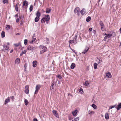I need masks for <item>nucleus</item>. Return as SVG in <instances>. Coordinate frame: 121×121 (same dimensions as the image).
Here are the masks:
<instances>
[{"label": "nucleus", "mask_w": 121, "mask_h": 121, "mask_svg": "<svg viewBox=\"0 0 121 121\" xmlns=\"http://www.w3.org/2000/svg\"><path fill=\"white\" fill-rule=\"evenodd\" d=\"M23 20H22L21 22V23H20V25L21 26H22V25L23 23Z\"/></svg>", "instance_id": "obj_49"}, {"label": "nucleus", "mask_w": 121, "mask_h": 121, "mask_svg": "<svg viewBox=\"0 0 121 121\" xmlns=\"http://www.w3.org/2000/svg\"><path fill=\"white\" fill-rule=\"evenodd\" d=\"M28 5V2L26 0H25L23 2V5L22 7L23 8L27 9Z\"/></svg>", "instance_id": "obj_2"}, {"label": "nucleus", "mask_w": 121, "mask_h": 121, "mask_svg": "<svg viewBox=\"0 0 121 121\" xmlns=\"http://www.w3.org/2000/svg\"><path fill=\"white\" fill-rule=\"evenodd\" d=\"M92 30V28L90 27L89 29V30L90 31H91Z\"/></svg>", "instance_id": "obj_58"}, {"label": "nucleus", "mask_w": 121, "mask_h": 121, "mask_svg": "<svg viewBox=\"0 0 121 121\" xmlns=\"http://www.w3.org/2000/svg\"><path fill=\"white\" fill-rule=\"evenodd\" d=\"M89 83L87 81H86L85 82L84 85L86 86H87L89 84Z\"/></svg>", "instance_id": "obj_30"}, {"label": "nucleus", "mask_w": 121, "mask_h": 121, "mask_svg": "<svg viewBox=\"0 0 121 121\" xmlns=\"http://www.w3.org/2000/svg\"><path fill=\"white\" fill-rule=\"evenodd\" d=\"M39 17H36L35 19V22H37L38 21L39 19Z\"/></svg>", "instance_id": "obj_25"}, {"label": "nucleus", "mask_w": 121, "mask_h": 121, "mask_svg": "<svg viewBox=\"0 0 121 121\" xmlns=\"http://www.w3.org/2000/svg\"><path fill=\"white\" fill-rule=\"evenodd\" d=\"M46 42L47 44H48L49 43V39L48 38H47L46 39Z\"/></svg>", "instance_id": "obj_44"}, {"label": "nucleus", "mask_w": 121, "mask_h": 121, "mask_svg": "<svg viewBox=\"0 0 121 121\" xmlns=\"http://www.w3.org/2000/svg\"><path fill=\"white\" fill-rule=\"evenodd\" d=\"M38 91V90H35V93H34L35 94H36L37 93Z\"/></svg>", "instance_id": "obj_52"}, {"label": "nucleus", "mask_w": 121, "mask_h": 121, "mask_svg": "<svg viewBox=\"0 0 121 121\" xmlns=\"http://www.w3.org/2000/svg\"><path fill=\"white\" fill-rule=\"evenodd\" d=\"M73 40H74V41H77V39L75 38H73Z\"/></svg>", "instance_id": "obj_61"}, {"label": "nucleus", "mask_w": 121, "mask_h": 121, "mask_svg": "<svg viewBox=\"0 0 121 121\" xmlns=\"http://www.w3.org/2000/svg\"><path fill=\"white\" fill-rule=\"evenodd\" d=\"M117 106H121V102L120 103H119Z\"/></svg>", "instance_id": "obj_56"}, {"label": "nucleus", "mask_w": 121, "mask_h": 121, "mask_svg": "<svg viewBox=\"0 0 121 121\" xmlns=\"http://www.w3.org/2000/svg\"><path fill=\"white\" fill-rule=\"evenodd\" d=\"M33 121H38L37 119L35 118L34 119Z\"/></svg>", "instance_id": "obj_64"}, {"label": "nucleus", "mask_w": 121, "mask_h": 121, "mask_svg": "<svg viewBox=\"0 0 121 121\" xmlns=\"http://www.w3.org/2000/svg\"><path fill=\"white\" fill-rule=\"evenodd\" d=\"M11 98L13 100L14 98V96H13L11 97Z\"/></svg>", "instance_id": "obj_60"}, {"label": "nucleus", "mask_w": 121, "mask_h": 121, "mask_svg": "<svg viewBox=\"0 0 121 121\" xmlns=\"http://www.w3.org/2000/svg\"><path fill=\"white\" fill-rule=\"evenodd\" d=\"M98 64L96 63H95L94 64V67L95 69H96L97 68V66Z\"/></svg>", "instance_id": "obj_28"}, {"label": "nucleus", "mask_w": 121, "mask_h": 121, "mask_svg": "<svg viewBox=\"0 0 121 121\" xmlns=\"http://www.w3.org/2000/svg\"><path fill=\"white\" fill-rule=\"evenodd\" d=\"M14 45L15 47H18L19 46H21V42H19L18 43H14Z\"/></svg>", "instance_id": "obj_18"}, {"label": "nucleus", "mask_w": 121, "mask_h": 121, "mask_svg": "<svg viewBox=\"0 0 121 121\" xmlns=\"http://www.w3.org/2000/svg\"><path fill=\"white\" fill-rule=\"evenodd\" d=\"M3 3L4 4H7L8 3V0H3Z\"/></svg>", "instance_id": "obj_34"}, {"label": "nucleus", "mask_w": 121, "mask_h": 121, "mask_svg": "<svg viewBox=\"0 0 121 121\" xmlns=\"http://www.w3.org/2000/svg\"><path fill=\"white\" fill-rule=\"evenodd\" d=\"M27 64L26 63L24 65V71H26L27 68Z\"/></svg>", "instance_id": "obj_33"}, {"label": "nucleus", "mask_w": 121, "mask_h": 121, "mask_svg": "<svg viewBox=\"0 0 121 121\" xmlns=\"http://www.w3.org/2000/svg\"><path fill=\"white\" fill-rule=\"evenodd\" d=\"M88 113L89 115L91 116L95 113V112L93 111H90L89 110L88 111Z\"/></svg>", "instance_id": "obj_16"}, {"label": "nucleus", "mask_w": 121, "mask_h": 121, "mask_svg": "<svg viewBox=\"0 0 121 121\" xmlns=\"http://www.w3.org/2000/svg\"><path fill=\"white\" fill-rule=\"evenodd\" d=\"M33 66L34 67H36L37 65V62L36 60L32 62Z\"/></svg>", "instance_id": "obj_8"}, {"label": "nucleus", "mask_w": 121, "mask_h": 121, "mask_svg": "<svg viewBox=\"0 0 121 121\" xmlns=\"http://www.w3.org/2000/svg\"><path fill=\"white\" fill-rule=\"evenodd\" d=\"M115 107H116V106H110L109 109H112Z\"/></svg>", "instance_id": "obj_54"}, {"label": "nucleus", "mask_w": 121, "mask_h": 121, "mask_svg": "<svg viewBox=\"0 0 121 121\" xmlns=\"http://www.w3.org/2000/svg\"><path fill=\"white\" fill-rule=\"evenodd\" d=\"M80 10H79L78 11V12L77 13L78 15H79L80 14Z\"/></svg>", "instance_id": "obj_59"}, {"label": "nucleus", "mask_w": 121, "mask_h": 121, "mask_svg": "<svg viewBox=\"0 0 121 121\" xmlns=\"http://www.w3.org/2000/svg\"><path fill=\"white\" fill-rule=\"evenodd\" d=\"M70 49L73 52H74L75 54H77V52L75 51V50H74L73 49L71 48H70Z\"/></svg>", "instance_id": "obj_45"}, {"label": "nucleus", "mask_w": 121, "mask_h": 121, "mask_svg": "<svg viewBox=\"0 0 121 121\" xmlns=\"http://www.w3.org/2000/svg\"><path fill=\"white\" fill-rule=\"evenodd\" d=\"M105 117L106 119H108L109 118V115L107 113H106L105 114Z\"/></svg>", "instance_id": "obj_22"}, {"label": "nucleus", "mask_w": 121, "mask_h": 121, "mask_svg": "<svg viewBox=\"0 0 121 121\" xmlns=\"http://www.w3.org/2000/svg\"><path fill=\"white\" fill-rule=\"evenodd\" d=\"M79 92L81 94H82L83 93V90L82 89V88H80L79 89Z\"/></svg>", "instance_id": "obj_32"}, {"label": "nucleus", "mask_w": 121, "mask_h": 121, "mask_svg": "<svg viewBox=\"0 0 121 121\" xmlns=\"http://www.w3.org/2000/svg\"><path fill=\"white\" fill-rule=\"evenodd\" d=\"M10 100V98L8 97L7 99H6L5 100L4 104H7L8 102H9Z\"/></svg>", "instance_id": "obj_15"}, {"label": "nucleus", "mask_w": 121, "mask_h": 121, "mask_svg": "<svg viewBox=\"0 0 121 121\" xmlns=\"http://www.w3.org/2000/svg\"><path fill=\"white\" fill-rule=\"evenodd\" d=\"M79 10V8L78 7L76 8L74 10V13H76Z\"/></svg>", "instance_id": "obj_17"}, {"label": "nucleus", "mask_w": 121, "mask_h": 121, "mask_svg": "<svg viewBox=\"0 0 121 121\" xmlns=\"http://www.w3.org/2000/svg\"><path fill=\"white\" fill-rule=\"evenodd\" d=\"M6 28H7L8 29H10V26L9 25H7L6 26Z\"/></svg>", "instance_id": "obj_48"}, {"label": "nucleus", "mask_w": 121, "mask_h": 121, "mask_svg": "<svg viewBox=\"0 0 121 121\" xmlns=\"http://www.w3.org/2000/svg\"><path fill=\"white\" fill-rule=\"evenodd\" d=\"M54 82H53V83L51 84L50 87V89L51 90H52V89L53 90L54 89V88L53 87V86H54Z\"/></svg>", "instance_id": "obj_24"}, {"label": "nucleus", "mask_w": 121, "mask_h": 121, "mask_svg": "<svg viewBox=\"0 0 121 121\" xmlns=\"http://www.w3.org/2000/svg\"><path fill=\"white\" fill-rule=\"evenodd\" d=\"M26 52V51L25 50H24V51L22 52L20 54V56H21L23 54H25Z\"/></svg>", "instance_id": "obj_26"}, {"label": "nucleus", "mask_w": 121, "mask_h": 121, "mask_svg": "<svg viewBox=\"0 0 121 121\" xmlns=\"http://www.w3.org/2000/svg\"><path fill=\"white\" fill-rule=\"evenodd\" d=\"M96 31L95 30H94L93 31V33L94 34H95L96 33Z\"/></svg>", "instance_id": "obj_57"}, {"label": "nucleus", "mask_w": 121, "mask_h": 121, "mask_svg": "<svg viewBox=\"0 0 121 121\" xmlns=\"http://www.w3.org/2000/svg\"><path fill=\"white\" fill-rule=\"evenodd\" d=\"M77 41H74V43L75 44H76L77 43Z\"/></svg>", "instance_id": "obj_63"}, {"label": "nucleus", "mask_w": 121, "mask_h": 121, "mask_svg": "<svg viewBox=\"0 0 121 121\" xmlns=\"http://www.w3.org/2000/svg\"><path fill=\"white\" fill-rule=\"evenodd\" d=\"M41 87V86L40 85H37L35 87V89L39 90L40 89Z\"/></svg>", "instance_id": "obj_21"}, {"label": "nucleus", "mask_w": 121, "mask_h": 121, "mask_svg": "<svg viewBox=\"0 0 121 121\" xmlns=\"http://www.w3.org/2000/svg\"><path fill=\"white\" fill-rule=\"evenodd\" d=\"M36 39V38H33L32 40H31L30 42V43H32L34 41H35Z\"/></svg>", "instance_id": "obj_37"}, {"label": "nucleus", "mask_w": 121, "mask_h": 121, "mask_svg": "<svg viewBox=\"0 0 121 121\" xmlns=\"http://www.w3.org/2000/svg\"><path fill=\"white\" fill-rule=\"evenodd\" d=\"M20 33H17V34H16V35H19L20 34Z\"/></svg>", "instance_id": "obj_62"}, {"label": "nucleus", "mask_w": 121, "mask_h": 121, "mask_svg": "<svg viewBox=\"0 0 121 121\" xmlns=\"http://www.w3.org/2000/svg\"><path fill=\"white\" fill-rule=\"evenodd\" d=\"M79 117H77L74 118V121H78L79 120Z\"/></svg>", "instance_id": "obj_43"}, {"label": "nucleus", "mask_w": 121, "mask_h": 121, "mask_svg": "<svg viewBox=\"0 0 121 121\" xmlns=\"http://www.w3.org/2000/svg\"><path fill=\"white\" fill-rule=\"evenodd\" d=\"M75 64L74 63H72L71 64L70 66V68L72 69H73L75 67Z\"/></svg>", "instance_id": "obj_12"}, {"label": "nucleus", "mask_w": 121, "mask_h": 121, "mask_svg": "<svg viewBox=\"0 0 121 121\" xmlns=\"http://www.w3.org/2000/svg\"><path fill=\"white\" fill-rule=\"evenodd\" d=\"M91 17H90L88 16L86 19V21L87 22H89L91 20Z\"/></svg>", "instance_id": "obj_27"}, {"label": "nucleus", "mask_w": 121, "mask_h": 121, "mask_svg": "<svg viewBox=\"0 0 121 121\" xmlns=\"http://www.w3.org/2000/svg\"><path fill=\"white\" fill-rule=\"evenodd\" d=\"M16 22H18L19 21V18H16Z\"/></svg>", "instance_id": "obj_50"}, {"label": "nucleus", "mask_w": 121, "mask_h": 121, "mask_svg": "<svg viewBox=\"0 0 121 121\" xmlns=\"http://www.w3.org/2000/svg\"><path fill=\"white\" fill-rule=\"evenodd\" d=\"M89 50V48L87 47H86L85 49L84 50L83 52H82V53L84 54H86Z\"/></svg>", "instance_id": "obj_9"}, {"label": "nucleus", "mask_w": 121, "mask_h": 121, "mask_svg": "<svg viewBox=\"0 0 121 121\" xmlns=\"http://www.w3.org/2000/svg\"><path fill=\"white\" fill-rule=\"evenodd\" d=\"M56 77L60 79H61L62 78V77L60 75H56Z\"/></svg>", "instance_id": "obj_38"}, {"label": "nucleus", "mask_w": 121, "mask_h": 121, "mask_svg": "<svg viewBox=\"0 0 121 121\" xmlns=\"http://www.w3.org/2000/svg\"><path fill=\"white\" fill-rule=\"evenodd\" d=\"M45 18V21L46 22H48L49 21L50 18L49 16L48 15H45V17H44Z\"/></svg>", "instance_id": "obj_6"}, {"label": "nucleus", "mask_w": 121, "mask_h": 121, "mask_svg": "<svg viewBox=\"0 0 121 121\" xmlns=\"http://www.w3.org/2000/svg\"><path fill=\"white\" fill-rule=\"evenodd\" d=\"M113 34H114V36H114L115 35V33L113 32H112V34H107L106 36L107 37H108V38H109L111 37L112 36V35H113Z\"/></svg>", "instance_id": "obj_10"}, {"label": "nucleus", "mask_w": 121, "mask_h": 121, "mask_svg": "<svg viewBox=\"0 0 121 121\" xmlns=\"http://www.w3.org/2000/svg\"><path fill=\"white\" fill-rule=\"evenodd\" d=\"M36 15L37 17H39L41 15V13L39 11H38L36 12Z\"/></svg>", "instance_id": "obj_23"}, {"label": "nucleus", "mask_w": 121, "mask_h": 121, "mask_svg": "<svg viewBox=\"0 0 121 121\" xmlns=\"http://www.w3.org/2000/svg\"><path fill=\"white\" fill-rule=\"evenodd\" d=\"M24 102L25 105L26 106L27 105L28 103V101L26 99H25L24 100Z\"/></svg>", "instance_id": "obj_36"}, {"label": "nucleus", "mask_w": 121, "mask_h": 121, "mask_svg": "<svg viewBox=\"0 0 121 121\" xmlns=\"http://www.w3.org/2000/svg\"><path fill=\"white\" fill-rule=\"evenodd\" d=\"M101 30L103 31H105L106 30L104 28V26L101 27Z\"/></svg>", "instance_id": "obj_42"}, {"label": "nucleus", "mask_w": 121, "mask_h": 121, "mask_svg": "<svg viewBox=\"0 0 121 121\" xmlns=\"http://www.w3.org/2000/svg\"><path fill=\"white\" fill-rule=\"evenodd\" d=\"M27 94H28L29 93V86H25V90L24 91Z\"/></svg>", "instance_id": "obj_4"}, {"label": "nucleus", "mask_w": 121, "mask_h": 121, "mask_svg": "<svg viewBox=\"0 0 121 121\" xmlns=\"http://www.w3.org/2000/svg\"><path fill=\"white\" fill-rule=\"evenodd\" d=\"M20 59L19 58H17L16 60H15V64H16L17 63H20Z\"/></svg>", "instance_id": "obj_20"}, {"label": "nucleus", "mask_w": 121, "mask_h": 121, "mask_svg": "<svg viewBox=\"0 0 121 121\" xmlns=\"http://www.w3.org/2000/svg\"><path fill=\"white\" fill-rule=\"evenodd\" d=\"M52 112L53 114L57 118H59V117L58 115L57 111L55 110H53L52 111Z\"/></svg>", "instance_id": "obj_5"}, {"label": "nucleus", "mask_w": 121, "mask_h": 121, "mask_svg": "<svg viewBox=\"0 0 121 121\" xmlns=\"http://www.w3.org/2000/svg\"><path fill=\"white\" fill-rule=\"evenodd\" d=\"M15 10L17 11L18 12V8L17 6H15Z\"/></svg>", "instance_id": "obj_47"}, {"label": "nucleus", "mask_w": 121, "mask_h": 121, "mask_svg": "<svg viewBox=\"0 0 121 121\" xmlns=\"http://www.w3.org/2000/svg\"><path fill=\"white\" fill-rule=\"evenodd\" d=\"M69 43L72 44L74 43V40H71L69 41Z\"/></svg>", "instance_id": "obj_40"}, {"label": "nucleus", "mask_w": 121, "mask_h": 121, "mask_svg": "<svg viewBox=\"0 0 121 121\" xmlns=\"http://www.w3.org/2000/svg\"><path fill=\"white\" fill-rule=\"evenodd\" d=\"M97 61H98V63L99 64H101V63L102 62V59L101 58H99L97 57Z\"/></svg>", "instance_id": "obj_13"}, {"label": "nucleus", "mask_w": 121, "mask_h": 121, "mask_svg": "<svg viewBox=\"0 0 121 121\" xmlns=\"http://www.w3.org/2000/svg\"><path fill=\"white\" fill-rule=\"evenodd\" d=\"M116 107V106L115 107L116 108H117V110H119L121 108V106H118L117 108Z\"/></svg>", "instance_id": "obj_46"}, {"label": "nucleus", "mask_w": 121, "mask_h": 121, "mask_svg": "<svg viewBox=\"0 0 121 121\" xmlns=\"http://www.w3.org/2000/svg\"><path fill=\"white\" fill-rule=\"evenodd\" d=\"M45 18L44 17H43L41 19V22L42 23L43 22H45V21H44Z\"/></svg>", "instance_id": "obj_39"}, {"label": "nucleus", "mask_w": 121, "mask_h": 121, "mask_svg": "<svg viewBox=\"0 0 121 121\" xmlns=\"http://www.w3.org/2000/svg\"><path fill=\"white\" fill-rule=\"evenodd\" d=\"M46 12L47 13H49L51 11V9L49 8H47L46 9Z\"/></svg>", "instance_id": "obj_19"}, {"label": "nucleus", "mask_w": 121, "mask_h": 121, "mask_svg": "<svg viewBox=\"0 0 121 121\" xmlns=\"http://www.w3.org/2000/svg\"><path fill=\"white\" fill-rule=\"evenodd\" d=\"M80 13L82 15H84L86 13L85 9L84 8L82 9Z\"/></svg>", "instance_id": "obj_11"}, {"label": "nucleus", "mask_w": 121, "mask_h": 121, "mask_svg": "<svg viewBox=\"0 0 121 121\" xmlns=\"http://www.w3.org/2000/svg\"><path fill=\"white\" fill-rule=\"evenodd\" d=\"M41 50L40 51V53L41 54L43 53L44 52L47 51L46 47L44 46L40 45L39 47Z\"/></svg>", "instance_id": "obj_1"}, {"label": "nucleus", "mask_w": 121, "mask_h": 121, "mask_svg": "<svg viewBox=\"0 0 121 121\" xmlns=\"http://www.w3.org/2000/svg\"><path fill=\"white\" fill-rule=\"evenodd\" d=\"M27 44V40L26 39H25L24 40V44L25 45H26Z\"/></svg>", "instance_id": "obj_41"}, {"label": "nucleus", "mask_w": 121, "mask_h": 121, "mask_svg": "<svg viewBox=\"0 0 121 121\" xmlns=\"http://www.w3.org/2000/svg\"><path fill=\"white\" fill-rule=\"evenodd\" d=\"M106 76L108 78H110L112 77V75L111 73L109 72H108L106 74Z\"/></svg>", "instance_id": "obj_7"}, {"label": "nucleus", "mask_w": 121, "mask_h": 121, "mask_svg": "<svg viewBox=\"0 0 121 121\" xmlns=\"http://www.w3.org/2000/svg\"><path fill=\"white\" fill-rule=\"evenodd\" d=\"M92 107L95 109H96L97 108V106H92Z\"/></svg>", "instance_id": "obj_55"}, {"label": "nucleus", "mask_w": 121, "mask_h": 121, "mask_svg": "<svg viewBox=\"0 0 121 121\" xmlns=\"http://www.w3.org/2000/svg\"><path fill=\"white\" fill-rule=\"evenodd\" d=\"M33 6L32 5H31L30 7V12H31L33 10Z\"/></svg>", "instance_id": "obj_35"}, {"label": "nucleus", "mask_w": 121, "mask_h": 121, "mask_svg": "<svg viewBox=\"0 0 121 121\" xmlns=\"http://www.w3.org/2000/svg\"><path fill=\"white\" fill-rule=\"evenodd\" d=\"M99 24L101 27L103 26H104V24L102 21H100V22Z\"/></svg>", "instance_id": "obj_31"}, {"label": "nucleus", "mask_w": 121, "mask_h": 121, "mask_svg": "<svg viewBox=\"0 0 121 121\" xmlns=\"http://www.w3.org/2000/svg\"><path fill=\"white\" fill-rule=\"evenodd\" d=\"M9 48V47H8L7 46H6L5 47V50H7Z\"/></svg>", "instance_id": "obj_51"}, {"label": "nucleus", "mask_w": 121, "mask_h": 121, "mask_svg": "<svg viewBox=\"0 0 121 121\" xmlns=\"http://www.w3.org/2000/svg\"><path fill=\"white\" fill-rule=\"evenodd\" d=\"M1 37L2 38L4 37L5 36V32L2 31L1 33Z\"/></svg>", "instance_id": "obj_29"}, {"label": "nucleus", "mask_w": 121, "mask_h": 121, "mask_svg": "<svg viewBox=\"0 0 121 121\" xmlns=\"http://www.w3.org/2000/svg\"><path fill=\"white\" fill-rule=\"evenodd\" d=\"M78 112V110L76 109L73 111L72 113L73 115L74 116H76V114Z\"/></svg>", "instance_id": "obj_14"}, {"label": "nucleus", "mask_w": 121, "mask_h": 121, "mask_svg": "<svg viewBox=\"0 0 121 121\" xmlns=\"http://www.w3.org/2000/svg\"><path fill=\"white\" fill-rule=\"evenodd\" d=\"M107 37L106 36H105L104 38V41H105L106 40V39H107Z\"/></svg>", "instance_id": "obj_53"}, {"label": "nucleus", "mask_w": 121, "mask_h": 121, "mask_svg": "<svg viewBox=\"0 0 121 121\" xmlns=\"http://www.w3.org/2000/svg\"><path fill=\"white\" fill-rule=\"evenodd\" d=\"M27 50H31L32 52L34 51V47L31 45H29L27 48Z\"/></svg>", "instance_id": "obj_3"}]
</instances>
